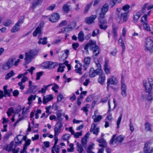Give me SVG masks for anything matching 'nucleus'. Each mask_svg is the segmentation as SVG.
<instances>
[{"instance_id":"obj_1","label":"nucleus","mask_w":153,"mask_h":153,"mask_svg":"<svg viewBox=\"0 0 153 153\" xmlns=\"http://www.w3.org/2000/svg\"><path fill=\"white\" fill-rule=\"evenodd\" d=\"M109 5L108 3H105L100 9V12L99 14L98 25L101 30H105L108 27L107 20L105 19V14L109 10Z\"/></svg>"},{"instance_id":"obj_2","label":"nucleus","mask_w":153,"mask_h":153,"mask_svg":"<svg viewBox=\"0 0 153 153\" xmlns=\"http://www.w3.org/2000/svg\"><path fill=\"white\" fill-rule=\"evenodd\" d=\"M148 82L146 80H143V85L145 88V92L148 94L146 98L148 101L153 100L152 89H153V79L149 78Z\"/></svg>"},{"instance_id":"obj_3","label":"nucleus","mask_w":153,"mask_h":153,"mask_svg":"<svg viewBox=\"0 0 153 153\" xmlns=\"http://www.w3.org/2000/svg\"><path fill=\"white\" fill-rule=\"evenodd\" d=\"M151 12V10L147 13V14H145L141 18V22L143 25V28L147 31L150 30V27L148 23L147 19V16H149Z\"/></svg>"},{"instance_id":"obj_4","label":"nucleus","mask_w":153,"mask_h":153,"mask_svg":"<svg viewBox=\"0 0 153 153\" xmlns=\"http://www.w3.org/2000/svg\"><path fill=\"white\" fill-rule=\"evenodd\" d=\"M90 49L91 51H92L94 53V56H97L99 53V47L97 45L96 42L92 40H90L88 42Z\"/></svg>"},{"instance_id":"obj_5","label":"nucleus","mask_w":153,"mask_h":153,"mask_svg":"<svg viewBox=\"0 0 153 153\" xmlns=\"http://www.w3.org/2000/svg\"><path fill=\"white\" fill-rule=\"evenodd\" d=\"M116 134H114L112 136L110 140V144L113 145L114 142L116 144L120 143H122L125 138V136L123 135H120L116 137Z\"/></svg>"},{"instance_id":"obj_6","label":"nucleus","mask_w":153,"mask_h":153,"mask_svg":"<svg viewBox=\"0 0 153 153\" xmlns=\"http://www.w3.org/2000/svg\"><path fill=\"white\" fill-rule=\"evenodd\" d=\"M25 16H23L15 24L11 29V32L12 33H15L18 31L20 29L21 25L24 23Z\"/></svg>"},{"instance_id":"obj_7","label":"nucleus","mask_w":153,"mask_h":153,"mask_svg":"<svg viewBox=\"0 0 153 153\" xmlns=\"http://www.w3.org/2000/svg\"><path fill=\"white\" fill-rule=\"evenodd\" d=\"M144 46L146 50L149 51L151 52L153 51V41L150 37L146 39Z\"/></svg>"},{"instance_id":"obj_8","label":"nucleus","mask_w":153,"mask_h":153,"mask_svg":"<svg viewBox=\"0 0 153 153\" xmlns=\"http://www.w3.org/2000/svg\"><path fill=\"white\" fill-rule=\"evenodd\" d=\"M109 60L107 58L105 59L103 64V69L106 75H108L111 73V68L109 65Z\"/></svg>"},{"instance_id":"obj_9","label":"nucleus","mask_w":153,"mask_h":153,"mask_svg":"<svg viewBox=\"0 0 153 153\" xmlns=\"http://www.w3.org/2000/svg\"><path fill=\"white\" fill-rule=\"evenodd\" d=\"M42 66L45 69H52L58 66V64L56 62L51 61H47L42 63Z\"/></svg>"},{"instance_id":"obj_10","label":"nucleus","mask_w":153,"mask_h":153,"mask_svg":"<svg viewBox=\"0 0 153 153\" xmlns=\"http://www.w3.org/2000/svg\"><path fill=\"white\" fill-rule=\"evenodd\" d=\"M117 82V77L114 75L111 76L108 79L107 82V88L108 90L110 85H114L116 84Z\"/></svg>"},{"instance_id":"obj_11","label":"nucleus","mask_w":153,"mask_h":153,"mask_svg":"<svg viewBox=\"0 0 153 153\" xmlns=\"http://www.w3.org/2000/svg\"><path fill=\"white\" fill-rule=\"evenodd\" d=\"M14 62V59L11 58L8 60L7 61L4 62L2 65V68L4 70H7L13 66Z\"/></svg>"},{"instance_id":"obj_12","label":"nucleus","mask_w":153,"mask_h":153,"mask_svg":"<svg viewBox=\"0 0 153 153\" xmlns=\"http://www.w3.org/2000/svg\"><path fill=\"white\" fill-rule=\"evenodd\" d=\"M22 135L19 134L15 138V148H16V147L19 145L21 144L22 143V140H23L24 141H26L27 140V137L26 136H24L22 138H20L21 137Z\"/></svg>"},{"instance_id":"obj_13","label":"nucleus","mask_w":153,"mask_h":153,"mask_svg":"<svg viewBox=\"0 0 153 153\" xmlns=\"http://www.w3.org/2000/svg\"><path fill=\"white\" fill-rule=\"evenodd\" d=\"M60 18L59 14L57 13H53L49 18V20L52 22H55L58 21Z\"/></svg>"},{"instance_id":"obj_14","label":"nucleus","mask_w":153,"mask_h":153,"mask_svg":"<svg viewBox=\"0 0 153 153\" xmlns=\"http://www.w3.org/2000/svg\"><path fill=\"white\" fill-rule=\"evenodd\" d=\"M96 15H92L89 17H86L85 19V22L88 24L94 23L95 20L97 18Z\"/></svg>"},{"instance_id":"obj_15","label":"nucleus","mask_w":153,"mask_h":153,"mask_svg":"<svg viewBox=\"0 0 153 153\" xmlns=\"http://www.w3.org/2000/svg\"><path fill=\"white\" fill-rule=\"evenodd\" d=\"M62 126V125L61 123L60 122H58L57 123L55 126L54 129V136H58L59 133L60 132Z\"/></svg>"},{"instance_id":"obj_16","label":"nucleus","mask_w":153,"mask_h":153,"mask_svg":"<svg viewBox=\"0 0 153 153\" xmlns=\"http://www.w3.org/2000/svg\"><path fill=\"white\" fill-rule=\"evenodd\" d=\"M100 73V71L97 70H94L93 68H91L89 72V76L90 77H94Z\"/></svg>"},{"instance_id":"obj_17","label":"nucleus","mask_w":153,"mask_h":153,"mask_svg":"<svg viewBox=\"0 0 153 153\" xmlns=\"http://www.w3.org/2000/svg\"><path fill=\"white\" fill-rule=\"evenodd\" d=\"M91 59L89 57L85 58L84 60L83 67L84 70L86 71L89 66L91 62Z\"/></svg>"},{"instance_id":"obj_18","label":"nucleus","mask_w":153,"mask_h":153,"mask_svg":"<svg viewBox=\"0 0 153 153\" xmlns=\"http://www.w3.org/2000/svg\"><path fill=\"white\" fill-rule=\"evenodd\" d=\"M98 75H99V76L98 79V82L102 85H103L105 80V74L104 73L102 72H100Z\"/></svg>"},{"instance_id":"obj_19","label":"nucleus","mask_w":153,"mask_h":153,"mask_svg":"<svg viewBox=\"0 0 153 153\" xmlns=\"http://www.w3.org/2000/svg\"><path fill=\"white\" fill-rule=\"evenodd\" d=\"M43 0H33L32 4L31 7L32 9H34L39 5H41Z\"/></svg>"},{"instance_id":"obj_20","label":"nucleus","mask_w":153,"mask_h":153,"mask_svg":"<svg viewBox=\"0 0 153 153\" xmlns=\"http://www.w3.org/2000/svg\"><path fill=\"white\" fill-rule=\"evenodd\" d=\"M149 143L148 142L145 143L143 148L144 153H151L152 148L149 145Z\"/></svg>"},{"instance_id":"obj_21","label":"nucleus","mask_w":153,"mask_h":153,"mask_svg":"<svg viewBox=\"0 0 153 153\" xmlns=\"http://www.w3.org/2000/svg\"><path fill=\"white\" fill-rule=\"evenodd\" d=\"M96 124H92L91 129V131H93V133L97 135L99 132V128L98 127L96 128Z\"/></svg>"},{"instance_id":"obj_22","label":"nucleus","mask_w":153,"mask_h":153,"mask_svg":"<svg viewBox=\"0 0 153 153\" xmlns=\"http://www.w3.org/2000/svg\"><path fill=\"white\" fill-rule=\"evenodd\" d=\"M121 94L125 97L127 96V94L126 93L127 88L125 84L123 83L121 87Z\"/></svg>"},{"instance_id":"obj_23","label":"nucleus","mask_w":153,"mask_h":153,"mask_svg":"<svg viewBox=\"0 0 153 153\" xmlns=\"http://www.w3.org/2000/svg\"><path fill=\"white\" fill-rule=\"evenodd\" d=\"M25 59L26 62L27 63L30 62L33 57L29 53H28L27 52H25Z\"/></svg>"},{"instance_id":"obj_24","label":"nucleus","mask_w":153,"mask_h":153,"mask_svg":"<svg viewBox=\"0 0 153 153\" xmlns=\"http://www.w3.org/2000/svg\"><path fill=\"white\" fill-rule=\"evenodd\" d=\"M141 13L139 12L134 14L133 19L134 23H137L138 20L141 16Z\"/></svg>"},{"instance_id":"obj_25","label":"nucleus","mask_w":153,"mask_h":153,"mask_svg":"<svg viewBox=\"0 0 153 153\" xmlns=\"http://www.w3.org/2000/svg\"><path fill=\"white\" fill-rule=\"evenodd\" d=\"M117 28L115 27H113L112 32L113 34V38L116 41L117 39Z\"/></svg>"},{"instance_id":"obj_26","label":"nucleus","mask_w":153,"mask_h":153,"mask_svg":"<svg viewBox=\"0 0 153 153\" xmlns=\"http://www.w3.org/2000/svg\"><path fill=\"white\" fill-rule=\"evenodd\" d=\"M59 33H60L65 34V39H67V27H62L60 29L59 31Z\"/></svg>"},{"instance_id":"obj_27","label":"nucleus","mask_w":153,"mask_h":153,"mask_svg":"<svg viewBox=\"0 0 153 153\" xmlns=\"http://www.w3.org/2000/svg\"><path fill=\"white\" fill-rule=\"evenodd\" d=\"M118 44L120 46L122 47L123 49L122 51L123 52L125 50L126 48L124 43L123 40L122 36H120L119 39Z\"/></svg>"},{"instance_id":"obj_28","label":"nucleus","mask_w":153,"mask_h":153,"mask_svg":"<svg viewBox=\"0 0 153 153\" xmlns=\"http://www.w3.org/2000/svg\"><path fill=\"white\" fill-rule=\"evenodd\" d=\"M15 74L13 70H11L9 73H7L5 76V79L7 80Z\"/></svg>"},{"instance_id":"obj_29","label":"nucleus","mask_w":153,"mask_h":153,"mask_svg":"<svg viewBox=\"0 0 153 153\" xmlns=\"http://www.w3.org/2000/svg\"><path fill=\"white\" fill-rule=\"evenodd\" d=\"M7 85H5L3 86L4 95L6 96L7 95L8 97H10L11 96L9 90L7 89Z\"/></svg>"},{"instance_id":"obj_30","label":"nucleus","mask_w":153,"mask_h":153,"mask_svg":"<svg viewBox=\"0 0 153 153\" xmlns=\"http://www.w3.org/2000/svg\"><path fill=\"white\" fill-rule=\"evenodd\" d=\"M39 41L38 42V43L40 45L42 44V45H44L47 44V37H44L43 38V39H42V38H39Z\"/></svg>"},{"instance_id":"obj_31","label":"nucleus","mask_w":153,"mask_h":153,"mask_svg":"<svg viewBox=\"0 0 153 153\" xmlns=\"http://www.w3.org/2000/svg\"><path fill=\"white\" fill-rule=\"evenodd\" d=\"M145 129L146 131H152L151 125L149 122H146L145 124Z\"/></svg>"},{"instance_id":"obj_32","label":"nucleus","mask_w":153,"mask_h":153,"mask_svg":"<svg viewBox=\"0 0 153 153\" xmlns=\"http://www.w3.org/2000/svg\"><path fill=\"white\" fill-rule=\"evenodd\" d=\"M84 34L82 31H80L78 34V38L79 41L82 42L84 40Z\"/></svg>"},{"instance_id":"obj_33","label":"nucleus","mask_w":153,"mask_h":153,"mask_svg":"<svg viewBox=\"0 0 153 153\" xmlns=\"http://www.w3.org/2000/svg\"><path fill=\"white\" fill-rule=\"evenodd\" d=\"M93 3V1H92L89 3L87 4L84 10V13L85 14L87 13L89 9L91 7Z\"/></svg>"},{"instance_id":"obj_34","label":"nucleus","mask_w":153,"mask_h":153,"mask_svg":"<svg viewBox=\"0 0 153 153\" xmlns=\"http://www.w3.org/2000/svg\"><path fill=\"white\" fill-rule=\"evenodd\" d=\"M53 84H50L48 85H44L43 86L44 88H42L41 90H39L38 91V92L39 93H45L46 90L48 88V87H49V86L52 85Z\"/></svg>"},{"instance_id":"obj_35","label":"nucleus","mask_w":153,"mask_h":153,"mask_svg":"<svg viewBox=\"0 0 153 153\" xmlns=\"http://www.w3.org/2000/svg\"><path fill=\"white\" fill-rule=\"evenodd\" d=\"M130 8V5L128 4H126L123 6L122 9L125 12V13H128L129 12V9Z\"/></svg>"},{"instance_id":"obj_36","label":"nucleus","mask_w":153,"mask_h":153,"mask_svg":"<svg viewBox=\"0 0 153 153\" xmlns=\"http://www.w3.org/2000/svg\"><path fill=\"white\" fill-rule=\"evenodd\" d=\"M128 14L127 13H121L120 18L121 19H123V22H126L127 21L128 19Z\"/></svg>"},{"instance_id":"obj_37","label":"nucleus","mask_w":153,"mask_h":153,"mask_svg":"<svg viewBox=\"0 0 153 153\" xmlns=\"http://www.w3.org/2000/svg\"><path fill=\"white\" fill-rule=\"evenodd\" d=\"M29 53L33 57V56H34L37 55L39 52L36 49H33L30 50Z\"/></svg>"},{"instance_id":"obj_38","label":"nucleus","mask_w":153,"mask_h":153,"mask_svg":"<svg viewBox=\"0 0 153 153\" xmlns=\"http://www.w3.org/2000/svg\"><path fill=\"white\" fill-rule=\"evenodd\" d=\"M122 0H110V4H111V7H113L117 3H120Z\"/></svg>"},{"instance_id":"obj_39","label":"nucleus","mask_w":153,"mask_h":153,"mask_svg":"<svg viewBox=\"0 0 153 153\" xmlns=\"http://www.w3.org/2000/svg\"><path fill=\"white\" fill-rule=\"evenodd\" d=\"M77 151L79 152V153H82L83 151V149L82 145L77 143Z\"/></svg>"},{"instance_id":"obj_40","label":"nucleus","mask_w":153,"mask_h":153,"mask_svg":"<svg viewBox=\"0 0 153 153\" xmlns=\"http://www.w3.org/2000/svg\"><path fill=\"white\" fill-rule=\"evenodd\" d=\"M122 114H121L120 116H119L118 118V119L117 122V128H118L120 127V123L122 118Z\"/></svg>"},{"instance_id":"obj_41","label":"nucleus","mask_w":153,"mask_h":153,"mask_svg":"<svg viewBox=\"0 0 153 153\" xmlns=\"http://www.w3.org/2000/svg\"><path fill=\"white\" fill-rule=\"evenodd\" d=\"M12 22V21L11 19H9L3 23V25L5 26L8 27L10 25Z\"/></svg>"},{"instance_id":"obj_42","label":"nucleus","mask_w":153,"mask_h":153,"mask_svg":"<svg viewBox=\"0 0 153 153\" xmlns=\"http://www.w3.org/2000/svg\"><path fill=\"white\" fill-rule=\"evenodd\" d=\"M96 66L97 68L96 70H97L98 71H100V73L102 72L103 71L101 69V64L100 63V62H98L97 63H96Z\"/></svg>"},{"instance_id":"obj_43","label":"nucleus","mask_w":153,"mask_h":153,"mask_svg":"<svg viewBox=\"0 0 153 153\" xmlns=\"http://www.w3.org/2000/svg\"><path fill=\"white\" fill-rule=\"evenodd\" d=\"M72 48L75 50H76L79 47V44L77 42H74L72 44Z\"/></svg>"},{"instance_id":"obj_44","label":"nucleus","mask_w":153,"mask_h":153,"mask_svg":"<svg viewBox=\"0 0 153 153\" xmlns=\"http://www.w3.org/2000/svg\"><path fill=\"white\" fill-rule=\"evenodd\" d=\"M148 5V3H146L144 4L141 10V12L142 13H144L146 12V8H147Z\"/></svg>"},{"instance_id":"obj_45","label":"nucleus","mask_w":153,"mask_h":153,"mask_svg":"<svg viewBox=\"0 0 153 153\" xmlns=\"http://www.w3.org/2000/svg\"><path fill=\"white\" fill-rule=\"evenodd\" d=\"M53 84H54V85L52 87V89L53 91H54L55 93H56L58 91V90H57V89H59V87L58 85H57L55 83Z\"/></svg>"},{"instance_id":"obj_46","label":"nucleus","mask_w":153,"mask_h":153,"mask_svg":"<svg viewBox=\"0 0 153 153\" xmlns=\"http://www.w3.org/2000/svg\"><path fill=\"white\" fill-rule=\"evenodd\" d=\"M93 144H90L89 145L87 150L88 153H93L94 152L91 151V149H93Z\"/></svg>"},{"instance_id":"obj_47","label":"nucleus","mask_w":153,"mask_h":153,"mask_svg":"<svg viewBox=\"0 0 153 153\" xmlns=\"http://www.w3.org/2000/svg\"><path fill=\"white\" fill-rule=\"evenodd\" d=\"M88 104H87L86 106L83 107L82 108L81 110H83V111L85 112L86 114L87 115L88 114V108L87 107V106Z\"/></svg>"},{"instance_id":"obj_48","label":"nucleus","mask_w":153,"mask_h":153,"mask_svg":"<svg viewBox=\"0 0 153 153\" xmlns=\"http://www.w3.org/2000/svg\"><path fill=\"white\" fill-rule=\"evenodd\" d=\"M56 7V5L53 4L48 7L46 10H53Z\"/></svg>"},{"instance_id":"obj_49","label":"nucleus","mask_w":153,"mask_h":153,"mask_svg":"<svg viewBox=\"0 0 153 153\" xmlns=\"http://www.w3.org/2000/svg\"><path fill=\"white\" fill-rule=\"evenodd\" d=\"M36 74V79L38 80L40 79L41 76L43 75V72L42 71H40L39 72H37Z\"/></svg>"},{"instance_id":"obj_50","label":"nucleus","mask_w":153,"mask_h":153,"mask_svg":"<svg viewBox=\"0 0 153 153\" xmlns=\"http://www.w3.org/2000/svg\"><path fill=\"white\" fill-rule=\"evenodd\" d=\"M36 95H30L28 98V100L29 102L31 101L32 100H35L36 98Z\"/></svg>"},{"instance_id":"obj_51","label":"nucleus","mask_w":153,"mask_h":153,"mask_svg":"<svg viewBox=\"0 0 153 153\" xmlns=\"http://www.w3.org/2000/svg\"><path fill=\"white\" fill-rule=\"evenodd\" d=\"M82 134V132H77L75 133H74L73 135H74V137L75 138H78L80 136H81Z\"/></svg>"},{"instance_id":"obj_52","label":"nucleus","mask_w":153,"mask_h":153,"mask_svg":"<svg viewBox=\"0 0 153 153\" xmlns=\"http://www.w3.org/2000/svg\"><path fill=\"white\" fill-rule=\"evenodd\" d=\"M69 146L70 148L68 149V152H73L74 151V144L72 143H71Z\"/></svg>"},{"instance_id":"obj_53","label":"nucleus","mask_w":153,"mask_h":153,"mask_svg":"<svg viewBox=\"0 0 153 153\" xmlns=\"http://www.w3.org/2000/svg\"><path fill=\"white\" fill-rule=\"evenodd\" d=\"M64 67H65L64 66H61V65H60L57 69V72H60L61 73H62L64 71Z\"/></svg>"},{"instance_id":"obj_54","label":"nucleus","mask_w":153,"mask_h":153,"mask_svg":"<svg viewBox=\"0 0 153 153\" xmlns=\"http://www.w3.org/2000/svg\"><path fill=\"white\" fill-rule=\"evenodd\" d=\"M102 116H98L94 119V121L95 122H97L100 121L102 119Z\"/></svg>"},{"instance_id":"obj_55","label":"nucleus","mask_w":153,"mask_h":153,"mask_svg":"<svg viewBox=\"0 0 153 153\" xmlns=\"http://www.w3.org/2000/svg\"><path fill=\"white\" fill-rule=\"evenodd\" d=\"M117 50L116 48H114L113 51L110 53V54L114 56H115L117 53Z\"/></svg>"},{"instance_id":"obj_56","label":"nucleus","mask_w":153,"mask_h":153,"mask_svg":"<svg viewBox=\"0 0 153 153\" xmlns=\"http://www.w3.org/2000/svg\"><path fill=\"white\" fill-rule=\"evenodd\" d=\"M67 24V21L66 20L63 21L61 23H60L59 25V27H62L65 26Z\"/></svg>"},{"instance_id":"obj_57","label":"nucleus","mask_w":153,"mask_h":153,"mask_svg":"<svg viewBox=\"0 0 153 153\" xmlns=\"http://www.w3.org/2000/svg\"><path fill=\"white\" fill-rule=\"evenodd\" d=\"M110 97V95H108V97H104L101 100L102 102L105 103L108 100V97Z\"/></svg>"},{"instance_id":"obj_58","label":"nucleus","mask_w":153,"mask_h":153,"mask_svg":"<svg viewBox=\"0 0 153 153\" xmlns=\"http://www.w3.org/2000/svg\"><path fill=\"white\" fill-rule=\"evenodd\" d=\"M54 136V140H55V142L54 144L53 147V148H55L56 147V145L57 144L58 141V139L57 137V136Z\"/></svg>"},{"instance_id":"obj_59","label":"nucleus","mask_w":153,"mask_h":153,"mask_svg":"<svg viewBox=\"0 0 153 153\" xmlns=\"http://www.w3.org/2000/svg\"><path fill=\"white\" fill-rule=\"evenodd\" d=\"M97 141L100 143H106V141L103 138H99L97 140Z\"/></svg>"},{"instance_id":"obj_60","label":"nucleus","mask_w":153,"mask_h":153,"mask_svg":"<svg viewBox=\"0 0 153 153\" xmlns=\"http://www.w3.org/2000/svg\"><path fill=\"white\" fill-rule=\"evenodd\" d=\"M75 71L76 73L78 74L79 75H81L82 74L81 67H79L77 69H75Z\"/></svg>"},{"instance_id":"obj_61","label":"nucleus","mask_w":153,"mask_h":153,"mask_svg":"<svg viewBox=\"0 0 153 153\" xmlns=\"http://www.w3.org/2000/svg\"><path fill=\"white\" fill-rule=\"evenodd\" d=\"M63 99V96L62 94H59L57 97V102H60Z\"/></svg>"},{"instance_id":"obj_62","label":"nucleus","mask_w":153,"mask_h":153,"mask_svg":"<svg viewBox=\"0 0 153 153\" xmlns=\"http://www.w3.org/2000/svg\"><path fill=\"white\" fill-rule=\"evenodd\" d=\"M35 31L37 32L39 34L41 33V27L39 26H38L35 29Z\"/></svg>"},{"instance_id":"obj_63","label":"nucleus","mask_w":153,"mask_h":153,"mask_svg":"<svg viewBox=\"0 0 153 153\" xmlns=\"http://www.w3.org/2000/svg\"><path fill=\"white\" fill-rule=\"evenodd\" d=\"M13 96L16 97L19 94V92L17 90H15L13 92Z\"/></svg>"},{"instance_id":"obj_64","label":"nucleus","mask_w":153,"mask_h":153,"mask_svg":"<svg viewBox=\"0 0 153 153\" xmlns=\"http://www.w3.org/2000/svg\"><path fill=\"white\" fill-rule=\"evenodd\" d=\"M46 98L48 102L51 101L53 99V97L52 94H50L48 95L47 96Z\"/></svg>"}]
</instances>
